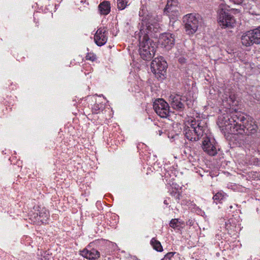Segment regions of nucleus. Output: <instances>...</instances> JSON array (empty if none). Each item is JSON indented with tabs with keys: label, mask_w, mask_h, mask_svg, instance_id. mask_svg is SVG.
Returning <instances> with one entry per match:
<instances>
[{
	"label": "nucleus",
	"mask_w": 260,
	"mask_h": 260,
	"mask_svg": "<svg viewBox=\"0 0 260 260\" xmlns=\"http://www.w3.org/2000/svg\"><path fill=\"white\" fill-rule=\"evenodd\" d=\"M172 107L178 111H183L184 109L185 97H182L180 95H171L169 98Z\"/></svg>",
	"instance_id": "nucleus-12"
},
{
	"label": "nucleus",
	"mask_w": 260,
	"mask_h": 260,
	"mask_svg": "<svg viewBox=\"0 0 260 260\" xmlns=\"http://www.w3.org/2000/svg\"><path fill=\"white\" fill-rule=\"evenodd\" d=\"M257 173L256 172L251 171L247 173V179H255L257 178Z\"/></svg>",
	"instance_id": "nucleus-21"
},
{
	"label": "nucleus",
	"mask_w": 260,
	"mask_h": 260,
	"mask_svg": "<svg viewBox=\"0 0 260 260\" xmlns=\"http://www.w3.org/2000/svg\"><path fill=\"white\" fill-rule=\"evenodd\" d=\"M185 103L188 106V108H190L193 105V101L191 99L187 100L185 97V101L184 102V104H185Z\"/></svg>",
	"instance_id": "nucleus-24"
},
{
	"label": "nucleus",
	"mask_w": 260,
	"mask_h": 260,
	"mask_svg": "<svg viewBox=\"0 0 260 260\" xmlns=\"http://www.w3.org/2000/svg\"><path fill=\"white\" fill-rule=\"evenodd\" d=\"M185 31L188 35L194 34L201 23V20L198 15L193 14H187L184 18Z\"/></svg>",
	"instance_id": "nucleus-5"
},
{
	"label": "nucleus",
	"mask_w": 260,
	"mask_h": 260,
	"mask_svg": "<svg viewBox=\"0 0 260 260\" xmlns=\"http://www.w3.org/2000/svg\"><path fill=\"white\" fill-rule=\"evenodd\" d=\"M40 209L38 210L37 213L38 220L43 223H46L49 217V211L44 207H38Z\"/></svg>",
	"instance_id": "nucleus-15"
},
{
	"label": "nucleus",
	"mask_w": 260,
	"mask_h": 260,
	"mask_svg": "<svg viewBox=\"0 0 260 260\" xmlns=\"http://www.w3.org/2000/svg\"><path fill=\"white\" fill-rule=\"evenodd\" d=\"M151 244L153 248L157 251H161L162 250V247L160 243L156 240L155 238H152L151 240Z\"/></svg>",
	"instance_id": "nucleus-18"
},
{
	"label": "nucleus",
	"mask_w": 260,
	"mask_h": 260,
	"mask_svg": "<svg viewBox=\"0 0 260 260\" xmlns=\"http://www.w3.org/2000/svg\"><path fill=\"white\" fill-rule=\"evenodd\" d=\"M134 258H135V256H134V257H131V259H134Z\"/></svg>",
	"instance_id": "nucleus-30"
},
{
	"label": "nucleus",
	"mask_w": 260,
	"mask_h": 260,
	"mask_svg": "<svg viewBox=\"0 0 260 260\" xmlns=\"http://www.w3.org/2000/svg\"><path fill=\"white\" fill-rule=\"evenodd\" d=\"M172 258H173L174 259L180 258L179 256V254L178 253L176 252H170L167 253L165 255L164 258L161 259V260H164V259H166V260H170Z\"/></svg>",
	"instance_id": "nucleus-19"
},
{
	"label": "nucleus",
	"mask_w": 260,
	"mask_h": 260,
	"mask_svg": "<svg viewBox=\"0 0 260 260\" xmlns=\"http://www.w3.org/2000/svg\"><path fill=\"white\" fill-rule=\"evenodd\" d=\"M168 64L167 62L164 59L163 57H160L155 58L151 62V70L155 74H160L164 75L167 70Z\"/></svg>",
	"instance_id": "nucleus-10"
},
{
	"label": "nucleus",
	"mask_w": 260,
	"mask_h": 260,
	"mask_svg": "<svg viewBox=\"0 0 260 260\" xmlns=\"http://www.w3.org/2000/svg\"><path fill=\"white\" fill-rule=\"evenodd\" d=\"M87 60L94 61L96 59V56L92 53H88L86 56Z\"/></svg>",
	"instance_id": "nucleus-23"
},
{
	"label": "nucleus",
	"mask_w": 260,
	"mask_h": 260,
	"mask_svg": "<svg viewBox=\"0 0 260 260\" xmlns=\"http://www.w3.org/2000/svg\"><path fill=\"white\" fill-rule=\"evenodd\" d=\"M142 27L140 31L143 29L144 33L147 34L148 36L153 32H156L159 29L158 19L154 15H147L142 21Z\"/></svg>",
	"instance_id": "nucleus-6"
},
{
	"label": "nucleus",
	"mask_w": 260,
	"mask_h": 260,
	"mask_svg": "<svg viewBox=\"0 0 260 260\" xmlns=\"http://www.w3.org/2000/svg\"><path fill=\"white\" fill-rule=\"evenodd\" d=\"M160 45L167 50L171 49L175 44V36L170 33L162 34L159 39Z\"/></svg>",
	"instance_id": "nucleus-11"
},
{
	"label": "nucleus",
	"mask_w": 260,
	"mask_h": 260,
	"mask_svg": "<svg viewBox=\"0 0 260 260\" xmlns=\"http://www.w3.org/2000/svg\"><path fill=\"white\" fill-rule=\"evenodd\" d=\"M80 255L89 260H94L100 257V253L96 249L89 247L80 251Z\"/></svg>",
	"instance_id": "nucleus-14"
},
{
	"label": "nucleus",
	"mask_w": 260,
	"mask_h": 260,
	"mask_svg": "<svg viewBox=\"0 0 260 260\" xmlns=\"http://www.w3.org/2000/svg\"><path fill=\"white\" fill-rule=\"evenodd\" d=\"M139 41V54L144 60H150L154 56L156 46L155 43L149 39V36L141 30L138 34Z\"/></svg>",
	"instance_id": "nucleus-3"
},
{
	"label": "nucleus",
	"mask_w": 260,
	"mask_h": 260,
	"mask_svg": "<svg viewBox=\"0 0 260 260\" xmlns=\"http://www.w3.org/2000/svg\"><path fill=\"white\" fill-rule=\"evenodd\" d=\"M217 124L220 128L231 133L249 135L255 134L257 126L251 117L235 111L219 116Z\"/></svg>",
	"instance_id": "nucleus-1"
},
{
	"label": "nucleus",
	"mask_w": 260,
	"mask_h": 260,
	"mask_svg": "<svg viewBox=\"0 0 260 260\" xmlns=\"http://www.w3.org/2000/svg\"><path fill=\"white\" fill-rule=\"evenodd\" d=\"M153 109L156 114L161 118H167L171 111L169 104L162 99L156 100L153 104Z\"/></svg>",
	"instance_id": "nucleus-9"
},
{
	"label": "nucleus",
	"mask_w": 260,
	"mask_h": 260,
	"mask_svg": "<svg viewBox=\"0 0 260 260\" xmlns=\"http://www.w3.org/2000/svg\"><path fill=\"white\" fill-rule=\"evenodd\" d=\"M127 0H117V8L119 10L124 9L127 6Z\"/></svg>",
	"instance_id": "nucleus-20"
},
{
	"label": "nucleus",
	"mask_w": 260,
	"mask_h": 260,
	"mask_svg": "<svg viewBox=\"0 0 260 260\" xmlns=\"http://www.w3.org/2000/svg\"><path fill=\"white\" fill-rule=\"evenodd\" d=\"M164 203L166 205H168L169 204V203L168 202L167 200H164Z\"/></svg>",
	"instance_id": "nucleus-26"
},
{
	"label": "nucleus",
	"mask_w": 260,
	"mask_h": 260,
	"mask_svg": "<svg viewBox=\"0 0 260 260\" xmlns=\"http://www.w3.org/2000/svg\"><path fill=\"white\" fill-rule=\"evenodd\" d=\"M99 10L101 14L106 15L110 12V4L108 1H104L99 5Z\"/></svg>",
	"instance_id": "nucleus-16"
},
{
	"label": "nucleus",
	"mask_w": 260,
	"mask_h": 260,
	"mask_svg": "<svg viewBox=\"0 0 260 260\" xmlns=\"http://www.w3.org/2000/svg\"><path fill=\"white\" fill-rule=\"evenodd\" d=\"M179 61H180V62H183V59H181V58H180V59H179Z\"/></svg>",
	"instance_id": "nucleus-27"
},
{
	"label": "nucleus",
	"mask_w": 260,
	"mask_h": 260,
	"mask_svg": "<svg viewBox=\"0 0 260 260\" xmlns=\"http://www.w3.org/2000/svg\"><path fill=\"white\" fill-rule=\"evenodd\" d=\"M218 23L222 28H232L234 26L236 20L234 17L225 10L220 8L218 12Z\"/></svg>",
	"instance_id": "nucleus-7"
},
{
	"label": "nucleus",
	"mask_w": 260,
	"mask_h": 260,
	"mask_svg": "<svg viewBox=\"0 0 260 260\" xmlns=\"http://www.w3.org/2000/svg\"><path fill=\"white\" fill-rule=\"evenodd\" d=\"M80 2L81 3H83V2H85L83 0H81V1H80Z\"/></svg>",
	"instance_id": "nucleus-28"
},
{
	"label": "nucleus",
	"mask_w": 260,
	"mask_h": 260,
	"mask_svg": "<svg viewBox=\"0 0 260 260\" xmlns=\"http://www.w3.org/2000/svg\"><path fill=\"white\" fill-rule=\"evenodd\" d=\"M241 42L243 45L246 47L250 46L254 44H259L260 26L245 32L241 37Z\"/></svg>",
	"instance_id": "nucleus-4"
},
{
	"label": "nucleus",
	"mask_w": 260,
	"mask_h": 260,
	"mask_svg": "<svg viewBox=\"0 0 260 260\" xmlns=\"http://www.w3.org/2000/svg\"><path fill=\"white\" fill-rule=\"evenodd\" d=\"M230 208L231 209H232V208H233L232 206H230Z\"/></svg>",
	"instance_id": "nucleus-29"
},
{
	"label": "nucleus",
	"mask_w": 260,
	"mask_h": 260,
	"mask_svg": "<svg viewBox=\"0 0 260 260\" xmlns=\"http://www.w3.org/2000/svg\"><path fill=\"white\" fill-rule=\"evenodd\" d=\"M226 194L223 192L219 191L216 193L213 197L214 201L217 204L220 203L222 200L226 198Z\"/></svg>",
	"instance_id": "nucleus-17"
},
{
	"label": "nucleus",
	"mask_w": 260,
	"mask_h": 260,
	"mask_svg": "<svg viewBox=\"0 0 260 260\" xmlns=\"http://www.w3.org/2000/svg\"><path fill=\"white\" fill-rule=\"evenodd\" d=\"M164 13L171 20L175 21L180 16L177 0H168L164 9Z\"/></svg>",
	"instance_id": "nucleus-8"
},
{
	"label": "nucleus",
	"mask_w": 260,
	"mask_h": 260,
	"mask_svg": "<svg viewBox=\"0 0 260 260\" xmlns=\"http://www.w3.org/2000/svg\"><path fill=\"white\" fill-rule=\"evenodd\" d=\"M208 131L206 120L198 118L191 121L190 126L184 129V135L187 139L193 142L204 137L202 146L203 150L209 155L214 156L217 153V146Z\"/></svg>",
	"instance_id": "nucleus-2"
},
{
	"label": "nucleus",
	"mask_w": 260,
	"mask_h": 260,
	"mask_svg": "<svg viewBox=\"0 0 260 260\" xmlns=\"http://www.w3.org/2000/svg\"><path fill=\"white\" fill-rule=\"evenodd\" d=\"M107 28L105 27L99 28L94 37V42L99 46H102L106 44L107 41V37L106 35Z\"/></svg>",
	"instance_id": "nucleus-13"
},
{
	"label": "nucleus",
	"mask_w": 260,
	"mask_h": 260,
	"mask_svg": "<svg viewBox=\"0 0 260 260\" xmlns=\"http://www.w3.org/2000/svg\"><path fill=\"white\" fill-rule=\"evenodd\" d=\"M230 2L233 3L234 4L240 5L241 4L244 0H229Z\"/></svg>",
	"instance_id": "nucleus-25"
},
{
	"label": "nucleus",
	"mask_w": 260,
	"mask_h": 260,
	"mask_svg": "<svg viewBox=\"0 0 260 260\" xmlns=\"http://www.w3.org/2000/svg\"><path fill=\"white\" fill-rule=\"evenodd\" d=\"M169 225L171 228L175 229L178 226V219L176 218L172 219L170 221Z\"/></svg>",
	"instance_id": "nucleus-22"
}]
</instances>
